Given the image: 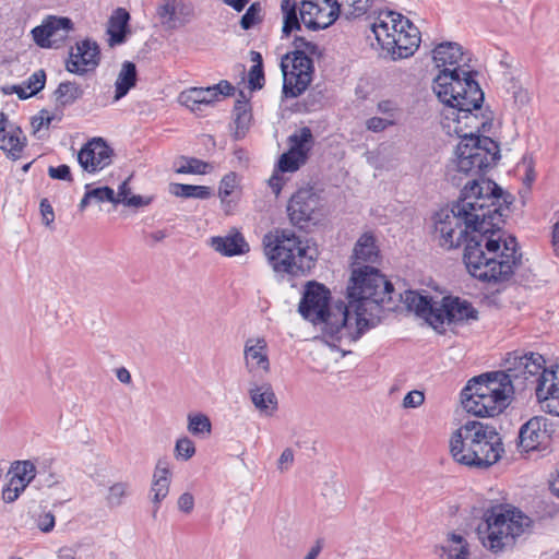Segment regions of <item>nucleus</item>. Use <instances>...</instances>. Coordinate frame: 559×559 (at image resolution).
<instances>
[{"mask_svg":"<svg viewBox=\"0 0 559 559\" xmlns=\"http://www.w3.org/2000/svg\"><path fill=\"white\" fill-rule=\"evenodd\" d=\"M432 59L440 71L433 79V92L438 98L449 107L456 109L454 120L461 123L464 119L465 127L485 132L488 122L478 124L477 115L473 110L480 109L484 93L474 80L469 66V57L456 43L439 44L432 51Z\"/></svg>","mask_w":559,"mask_h":559,"instance_id":"nucleus-1","label":"nucleus"},{"mask_svg":"<svg viewBox=\"0 0 559 559\" xmlns=\"http://www.w3.org/2000/svg\"><path fill=\"white\" fill-rule=\"evenodd\" d=\"M495 229L476 230L469 236L464 250V262L468 272L484 282L509 280L521 259L514 237L495 238Z\"/></svg>","mask_w":559,"mask_h":559,"instance_id":"nucleus-2","label":"nucleus"},{"mask_svg":"<svg viewBox=\"0 0 559 559\" xmlns=\"http://www.w3.org/2000/svg\"><path fill=\"white\" fill-rule=\"evenodd\" d=\"M347 293V307L358 338L380 321L382 309L393 310V285L373 266L353 267Z\"/></svg>","mask_w":559,"mask_h":559,"instance_id":"nucleus-3","label":"nucleus"},{"mask_svg":"<svg viewBox=\"0 0 559 559\" xmlns=\"http://www.w3.org/2000/svg\"><path fill=\"white\" fill-rule=\"evenodd\" d=\"M330 300V290L323 284L310 281L305 285L298 311L306 320L322 325L323 337L330 346L336 348L337 343L357 341L358 332L353 328L347 305L331 306Z\"/></svg>","mask_w":559,"mask_h":559,"instance_id":"nucleus-4","label":"nucleus"},{"mask_svg":"<svg viewBox=\"0 0 559 559\" xmlns=\"http://www.w3.org/2000/svg\"><path fill=\"white\" fill-rule=\"evenodd\" d=\"M449 449L456 463L476 468L492 466L504 452L497 429L475 419L466 420L452 432Z\"/></svg>","mask_w":559,"mask_h":559,"instance_id":"nucleus-5","label":"nucleus"},{"mask_svg":"<svg viewBox=\"0 0 559 559\" xmlns=\"http://www.w3.org/2000/svg\"><path fill=\"white\" fill-rule=\"evenodd\" d=\"M507 204L502 189L495 181L480 178L466 182L453 206L456 213L465 216L467 224H475L481 231H491L503 223Z\"/></svg>","mask_w":559,"mask_h":559,"instance_id":"nucleus-6","label":"nucleus"},{"mask_svg":"<svg viewBox=\"0 0 559 559\" xmlns=\"http://www.w3.org/2000/svg\"><path fill=\"white\" fill-rule=\"evenodd\" d=\"M461 138L454 157L448 166V176L454 185H461L464 178L480 179L481 175L493 167L500 158L499 145L489 136L469 133L460 134L462 129L454 128Z\"/></svg>","mask_w":559,"mask_h":559,"instance_id":"nucleus-7","label":"nucleus"},{"mask_svg":"<svg viewBox=\"0 0 559 559\" xmlns=\"http://www.w3.org/2000/svg\"><path fill=\"white\" fill-rule=\"evenodd\" d=\"M264 253L275 272L305 275L313 266L318 250L294 230L275 229L263 237Z\"/></svg>","mask_w":559,"mask_h":559,"instance_id":"nucleus-8","label":"nucleus"},{"mask_svg":"<svg viewBox=\"0 0 559 559\" xmlns=\"http://www.w3.org/2000/svg\"><path fill=\"white\" fill-rule=\"evenodd\" d=\"M501 371L471 379L462 391L463 408L478 417H493L510 404L513 388Z\"/></svg>","mask_w":559,"mask_h":559,"instance_id":"nucleus-9","label":"nucleus"},{"mask_svg":"<svg viewBox=\"0 0 559 559\" xmlns=\"http://www.w3.org/2000/svg\"><path fill=\"white\" fill-rule=\"evenodd\" d=\"M380 47L393 60L413 56L420 44L419 29L401 13L381 11L371 24Z\"/></svg>","mask_w":559,"mask_h":559,"instance_id":"nucleus-10","label":"nucleus"},{"mask_svg":"<svg viewBox=\"0 0 559 559\" xmlns=\"http://www.w3.org/2000/svg\"><path fill=\"white\" fill-rule=\"evenodd\" d=\"M530 524V518L520 510L497 506L485 513L484 521L477 527V535L484 547L497 552L511 546Z\"/></svg>","mask_w":559,"mask_h":559,"instance_id":"nucleus-11","label":"nucleus"},{"mask_svg":"<svg viewBox=\"0 0 559 559\" xmlns=\"http://www.w3.org/2000/svg\"><path fill=\"white\" fill-rule=\"evenodd\" d=\"M544 357L538 353H512L507 359L508 367L501 371L509 384L512 385L513 392L519 389L523 390L528 385L537 386L542 377L549 372V368L545 366Z\"/></svg>","mask_w":559,"mask_h":559,"instance_id":"nucleus-12","label":"nucleus"},{"mask_svg":"<svg viewBox=\"0 0 559 559\" xmlns=\"http://www.w3.org/2000/svg\"><path fill=\"white\" fill-rule=\"evenodd\" d=\"M463 214L456 213V209L444 207L438 211L433 216V235L439 245L445 249L459 247L463 241L468 240V236L479 230L475 224H467Z\"/></svg>","mask_w":559,"mask_h":559,"instance_id":"nucleus-13","label":"nucleus"},{"mask_svg":"<svg viewBox=\"0 0 559 559\" xmlns=\"http://www.w3.org/2000/svg\"><path fill=\"white\" fill-rule=\"evenodd\" d=\"M283 94L285 97L301 95L312 81L313 61L308 57L286 53L281 61Z\"/></svg>","mask_w":559,"mask_h":559,"instance_id":"nucleus-14","label":"nucleus"},{"mask_svg":"<svg viewBox=\"0 0 559 559\" xmlns=\"http://www.w3.org/2000/svg\"><path fill=\"white\" fill-rule=\"evenodd\" d=\"M430 318V325L435 330L442 329L444 324H463L476 321L478 311L467 300L459 297H444Z\"/></svg>","mask_w":559,"mask_h":559,"instance_id":"nucleus-15","label":"nucleus"},{"mask_svg":"<svg viewBox=\"0 0 559 559\" xmlns=\"http://www.w3.org/2000/svg\"><path fill=\"white\" fill-rule=\"evenodd\" d=\"M302 24L310 31L324 29L340 16L336 0H302L299 5Z\"/></svg>","mask_w":559,"mask_h":559,"instance_id":"nucleus-16","label":"nucleus"},{"mask_svg":"<svg viewBox=\"0 0 559 559\" xmlns=\"http://www.w3.org/2000/svg\"><path fill=\"white\" fill-rule=\"evenodd\" d=\"M68 17L49 16L41 25L32 31L35 43L43 48L59 47L72 29Z\"/></svg>","mask_w":559,"mask_h":559,"instance_id":"nucleus-17","label":"nucleus"},{"mask_svg":"<svg viewBox=\"0 0 559 559\" xmlns=\"http://www.w3.org/2000/svg\"><path fill=\"white\" fill-rule=\"evenodd\" d=\"M112 154V150L102 138H94L80 150L78 160L84 170L96 173L111 164Z\"/></svg>","mask_w":559,"mask_h":559,"instance_id":"nucleus-18","label":"nucleus"},{"mask_svg":"<svg viewBox=\"0 0 559 559\" xmlns=\"http://www.w3.org/2000/svg\"><path fill=\"white\" fill-rule=\"evenodd\" d=\"M535 395L543 412L559 417V365L550 367L542 377Z\"/></svg>","mask_w":559,"mask_h":559,"instance_id":"nucleus-19","label":"nucleus"},{"mask_svg":"<svg viewBox=\"0 0 559 559\" xmlns=\"http://www.w3.org/2000/svg\"><path fill=\"white\" fill-rule=\"evenodd\" d=\"M99 62V48L95 41L82 40L71 48L66 68L69 72L84 74L94 70Z\"/></svg>","mask_w":559,"mask_h":559,"instance_id":"nucleus-20","label":"nucleus"},{"mask_svg":"<svg viewBox=\"0 0 559 559\" xmlns=\"http://www.w3.org/2000/svg\"><path fill=\"white\" fill-rule=\"evenodd\" d=\"M319 195L312 188L299 189L289 200L287 212L293 224L300 225L312 218L319 207Z\"/></svg>","mask_w":559,"mask_h":559,"instance_id":"nucleus-21","label":"nucleus"},{"mask_svg":"<svg viewBox=\"0 0 559 559\" xmlns=\"http://www.w3.org/2000/svg\"><path fill=\"white\" fill-rule=\"evenodd\" d=\"M243 359L247 371L253 376L270 372L267 343L263 337H250L243 347Z\"/></svg>","mask_w":559,"mask_h":559,"instance_id":"nucleus-22","label":"nucleus"},{"mask_svg":"<svg viewBox=\"0 0 559 559\" xmlns=\"http://www.w3.org/2000/svg\"><path fill=\"white\" fill-rule=\"evenodd\" d=\"M160 22L167 28H177L189 23L194 9L189 0H163L157 9Z\"/></svg>","mask_w":559,"mask_h":559,"instance_id":"nucleus-23","label":"nucleus"},{"mask_svg":"<svg viewBox=\"0 0 559 559\" xmlns=\"http://www.w3.org/2000/svg\"><path fill=\"white\" fill-rule=\"evenodd\" d=\"M548 437L547 419L543 416H535L521 427L520 445L525 451H533L542 445Z\"/></svg>","mask_w":559,"mask_h":559,"instance_id":"nucleus-24","label":"nucleus"},{"mask_svg":"<svg viewBox=\"0 0 559 559\" xmlns=\"http://www.w3.org/2000/svg\"><path fill=\"white\" fill-rule=\"evenodd\" d=\"M170 486V467L169 462L166 459H160L157 461L153 479L151 485V493H152V502L155 508L153 510V516H156V513L159 508V503L167 497L169 492Z\"/></svg>","mask_w":559,"mask_h":559,"instance_id":"nucleus-25","label":"nucleus"},{"mask_svg":"<svg viewBox=\"0 0 559 559\" xmlns=\"http://www.w3.org/2000/svg\"><path fill=\"white\" fill-rule=\"evenodd\" d=\"M248 393L251 403L260 414L272 416L277 411V397L270 383H251Z\"/></svg>","mask_w":559,"mask_h":559,"instance_id":"nucleus-26","label":"nucleus"},{"mask_svg":"<svg viewBox=\"0 0 559 559\" xmlns=\"http://www.w3.org/2000/svg\"><path fill=\"white\" fill-rule=\"evenodd\" d=\"M217 100L215 88L191 87L181 92L178 96L180 105L187 107L193 112L202 111L204 107L212 105Z\"/></svg>","mask_w":559,"mask_h":559,"instance_id":"nucleus-27","label":"nucleus"},{"mask_svg":"<svg viewBox=\"0 0 559 559\" xmlns=\"http://www.w3.org/2000/svg\"><path fill=\"white\" fill-rule=\"evenodd\" d=\"M400 297L408 310L414 311L430 324V318H433L435 310L439 306L438 301H433L432 298L427 295L415 290H406L403 295L401 294Z\"/></svg>","mask_w":559,"mask_h":559,"instance_id":"nucleus-28","label":"nucleus"},{"mask_svg":"<svg viewBox=\"0 0 559 559\" xmlns=\"http://www.w3.org/2000/svg\"><path fill=\"white\" fill-rule=\"evenodd\" d=\"M211 247L218 253L233 257L248 251V243L240 234L212 237Z\"/></svg>","mask_w":559,"mask_h":559,"instance_id":"nucleus-29","label":"nucleus"},{"mask_svg":"<svg viewBox=\"0 0 559 559\" xmlns=\"http://www.w3.org/2000/svg\"><path fill=\"white\" fill-rule=\"evenodd\" d=\"M379 257V250L376 239L370 234H364L356 242L354 248L353 267H364V263H373Z\"/></svg>","mask_w":559,"mask_h":559,"instance_id":"nucleus-30","label":"nucleus"},{"mask_svg":"<svg viewBox=\"0 0 559 559\" xmlns=\"http://www.w3.org/2000/svg\"><path fill=\"white\" fill-rule=\"evenodd\" d=\"M26 145V136L20 127L10 128L5 133H0V150L13 160L19 159Z\"/></svg>","mask_w":559,"mask_h":559,"instance_id":"nucleus-31","label":"nucleus"},{"mask_svg":"<svg viewBox=\"0 0 559 559\" xmlns=\"http://www.w3.org/2000/svg\"><path fill=\"white\" fill-rule=\"evenodd\" d=\"M129 20V13L122 8L116 9L111 14L107 26L108 43L111 47L124 41Z\"/></svg>","mask_w":559,"mask_h":559,"instance_id":"nucleus-32","label":"nucleus"},{"mask_svg":"<svg viewBox=\"0 0 559 559\" xmlns=\"http://www.w3.org/2000/svg\"><path fill=\"white\" fill-rule=\"evenodd\" d=\"M441 550V559H469L468 543L461 534L449 533Z\"/></svg>","mask_w":559,"mask_h":559,"instance_id":"nucleus-33","label":"nucleus"},{"mask_svg":"<svg viewBox=\"0 0 559 559\" xmlns=\"http://www.w3.org/2000/svg\"><path fill=\"white\" fill-rule=\"evenodd\" d=\"M136 68L131 61H124L115 82L114 102L120 100L129 91L135 86Z\"/></svg>","mask_w":559,"mask_h":559,"instance_id":"nucleus-34","label":"nucleus"},{"mask_svg":"<svg viewBox=\"0 0 559 559\" xmlns=\"http://www.w3.org/2000/svg\"><path fill=\"white\" fill-rule=\"evenodd\" d=\"M84 90L76 82H61L55 91L56 104L59 107H66L74 104L82 98Z\"/></svg>","mask_w":559,"mask_h":559,"instance_id":"nucleus-35","label":"nucleus"},{"mask_svg":"<svg viewBox=\"0 0 559 559\" xmlns=\"http://www.w3.org/2000/svg\"><path fill=\"white\" fill-rule=\"evenodd\" d=\"M281 11L283 14L282 32L288 36L292 32L300 29L299 7L295 0H282Z\"/></svg>","mask_w":559,"mask_h":559,"instance_id":"nucleus-36","label":"nucleus"},{"mask_svg":"<svg viewBox=\"0 0 559 559\" xmlns=\"http://www.w3.org/2000/svg\"><path fill=\"white\" fill-rule=\"evenodd\" d=\"M312 143V132L308 127H304L288 136L289 150L300 153L305 159H307Z\"/></svg>","mask_w":559,"mask_h":559,"instance_id":"nucleus-37","label":"nucleus"},{"mask_svg":"<svg viewBox=\"0 0 559 559\" xmlns=\"http://www.w3.org/2000/svg\"><path fill=\"white\" fill-rule=\"evenodd\" d=\"M169 192L178 198L205 200L212 195L211 188L185 183H170Z\"/></svg>","mask_w":559,"mask_h":559,"instance_id":"nucleus-38","label":"nucleus"},{"mask_svg":"<svg viewBox=\"0 0 559 559\" xmlns=\"http://www.w3.org/2000/svg\"><path fill=\"white\" fill-rule=\"evenodd\" d=\"M376 0H336L340 15L355 19L366 14Z\"/></svg>","mask_w":559,"mask_h":559,"instance_id":"nucleus-39","label":"nucleus"},{"mask_svg":"<svg viewBox=\"0 0 559 559\" xmlns=\"http://www.w3.org/2000/svg\"><path fill=\"white\" fill-rule=\"evenodd\" d=\"M187 430L194 437L204 439L212 432V424L207 415L202 413H190L187 417Z\"/></svg>","mask_w":559,"mask_h":559,"instance_id":"nucleus-40","label":"nucleus"},{"mask_svg":"<svg viewBox=\"0 0 559 559\" xmlns=\"http://www.w3.org/2000/svg\"><path fill=\"white\" fill-rule=\"evenodd\" d=\"M130 493V485L127 481H117L108 487L105 496L106 506L115 509L123 504Z\"/></svg>","mask_w":559,"mask_h":559,"instance_id":"nucleus-41","label":"nucleus"},{"mask_svg":"<svg viewBox=\"0 0 559 559\" xmlns=\"http://www.w3.org/2000/svg\"><path fill=\"white\" fill-rule=\"evenodd\" d=\"M237 188L238 178L235 173H229L222 178L218 188V197L225 207H230L231 201L229 200V197L236 191Z\"/></svg>","mask_w":559,"mask_h":559,"instance_id":"nucleus-42","label":"nucleus"},{"mask_svg":"<svg viewBox=\"0 0 559 559\" xmlns=\"http://www.w3.org/2000/svg\"><path fill=\"white\" fill-rule=\"evenodd\" d=\"M251 61L253 62V66L249 71V84L253 90L261 88L264 84L261 55L257 51H251Z\"/></svg>","mask_w":559,"mask_h":559,"instance_id":"nucleus-43","label":"nucleus"},{"mask_svg":"<svg viewBox=\"0 0 559 559\" xmlns=\"http://www.w3.org/2000/svg\"><path fill=\"white\" fill-rule=\"evenodd\" d=\"M377 110L383 115L385 120H390V123L393 127L399 123L402 116L401 108L397 106V104L389 99L379 102L377 105Z\"/></svg>","mask_w":559,"mask_h":559,"instance_id":"nucleus-44","label":"nucleus"},{"mask_svg":"<svg viewBox=\"0 0 559 559\" xmlns=\"http://www.w3.org/2000/svg\"><path fill=\"white\" fill-rule=\"evenodd\" d=\"M306 159L302 157L300 153L288 150V152L284 153L278 162V168L281 171H296L302 164H305Z\"/></svg>","mask_w":559,"mask_h":559,"instance_id":"nucleus-45","label":"nucleus"},{"mask_svg":"<svg viewBox=\"0 0 559 559\" xmlns=\"http://www.w3.org/2000/svg\"><path fill=\"white\" fill-rule=\"evenodd\" d=\"M174 453L177 460L188 461L195 454V444L190 438L180 437L176 440Z\"/></svg>","mask_w":559,"mask_h":559,"instance_id":"nucleus-46","label":"nucleus"},{"mask_svg":"<svg viewBox=\"0 0 559 559\" xmlns=\"http://www.w3.org/2000/svg\"><path fill=\"white\" fill-rule=\"evenodd\" d=\"M10 474L29 484L36 476V467L31 461H20L12 466Z\"/></svg>","mask_w":559,"mask_h":559,"instance_id":"nucleus-47","label":"nucleus"},{"mask_svg":"<svg viewBox=\"0 0 559 559\" xmlns=\"http://www.w3.org/2000/svg\"><path fill=\"white\" fill-rule=\"evenodd\" d=\"M295 50L292 53L298 57H308L312 59L316 56H320V49L318 45L307 40L304 37H296L294 41Z\"/></svg>","mask_w":559,"mask_h":559,"instance_id":"nucleus-48","label":"nucleus"},{"mask_svg":"<svg viewBox=\"0 0 559 559\" xmlns=\"http://www.w3.org/2000/svg\"><path fill=\"white\" fill-rule=\"evenodd\" d=\"M210 165L197 158L185 159L183 163L177 168L179 174H206Z\"/></svg>","mask_w":559,"mask_h":559,"instance_id":"nucleus-49","label":"nucleus"},{"mask_svg":"<svg viewBox=\"0 0 559 559\" xmlns=\"http://www.w3.org/2000/svg\"><path fill=\"white\" fill-rule=\"evenodd\" d=\"M46 74L43 70L34 72L25 82L28 95H35L45 86Z\"/></svg>","mask_w":559,"mask_h":559,"instance_id":"nucleus-50","label":"nucleus"},{"mask_svg":"<svg viewBox=\"0 0 559 559\" xmlns=\"http://www.w3.org/2000/svg\"><path fill=\"white\" fill-rule=\"evenodd\" d=\"M261 8L258 3H253L249 7L247 12L240 20V25L243 29H249L260 21Z\"/></svg>","mask_w":559,"mask_h":559,"instance_id":"nucleus-51","label":"nucleus"},{"mask_svg":"<svg viewBox=\"0 0 559 559\" xmlns=\"http://www.w3.org/2000/svg\"><path fill=\"white\" fill-rule=\"evenodd\" d=\"M56 119L55 115L48 110L43 109L39 114L32 118V128L34 133H38L43 128L48 129L50 123Z\"/></svg>","mask_w":559,"mask_h":559,"instance_id":"nucleus-52","label":"nucleus"},{"mask_svg":"<svg viewBox=\"0 0 559 559\" xmlns=\"http://www.w3.org/2000/svg\"><path fill=\"white\" fill-rule=\"evenodd\" d=\"M90 195L96 202H110L115 204V191L109 187H98L92 189L90 187Z\"/></svg>","mask_w":559,"mask_h":559,"instance_id":"nucleus-53","label":"nucleus"},{"mask_svg":"<svg viewBox=\"0 0 559 559\" xmlns=\"http://www.w3.org/2000/svg\"><path fill=\"white\" fill-rule=\"evenodd\" d=\"M390 120H385L383 117H371L366 120V129L368 131L379 133L385 131L388 128L393 127Z\"/></svg>","mask_w":559,"mask_h":559,"instance_id":"nucleus-54","label":"nucleus"},{"mask_svg":"<svg viewBox=\"0 0 559 559\" xmlns=\"http://www.w3.org/2000/svg\"><path fill=\"white\" fill-rule=\"evenodd\" d=\"M425 402V395L421 391H411L403 399V407L405 408H416L423 405Z\"/></svg>","mask_w":559,"mask_h":559,"instance_id":"nucleus-55","label":"nucleus"},{"mask_svg":"<svg viewBox=\"0 0 559 559\" xmlns=\"http://www.w3.org/2000/svg\"><path fill=\"white\" fill-rule=\"evenodd\" d=\"M48 175L52 179L72 181L70 167L68 165H59L57 167L50 166Z\"/></svg>","mask_w":559,"mask_h":559,"instance_id":"nucleus-56","label":"nucleus"},{"mask_svg":"<svg viewBox=\"0 0 559 559\" xmlns=\"http://www.w3.org/2000/svg\"><path fill=\"white\" fill-rule=\"evenodd\" d=\"M235 114H236L235 122L237 123V126L245 127L250 120V115L247 111V102L238 100L235 106Z\"/></svg>","mask_w":559,"mask_h":559,"instance_id":"nucleus-57","label":"nucleus"},{"mask_svg":"<svg viewBox=\"0 0 559 559\" xmlns=\"http://www.w3.org/2000/svg\"><path fill=\"white\" fill-rule=\"evenodd\" d=\"M131 189L129 187V179H126L120 183L118 188V192H115V204L122 203L123 205L127 202V199L131 197Z\"/></svg>","mask_w":559,"mask_h":559,"instance_id":"nucleus-58","label":"nucleus"},{"mask_svg":"<svg viewBox=\"0 0 559 559\" xmlns=\"http://www.w3.org/2000/svg\"><path fill=\"white\" fill-rule=\"evenodd\" d=\"M178 509L185 513H190L194 507V498L191 493H182L177 501Z\"/></svg>","mask_w":559,"mask_h":559,"instance_id":"nucleus-59","label":"nucleus"},{"mask_svg":"<svg viewBox=\"0 0 559 559\" xmlns=\"http://www.w3.org/2000/svg\"><path fill=\"white\" fill-rule=\"evenodd\" d=\"M153 198L152 197H143V195H135L132 194L127 199L126 206L129 207H144L152 203Z\"/></svg>","mask_w":559,"mask_h":559,"instance_id":"nucleus-60","label":"nucleus"},{"mask_svg":"<svg viewBox=\"0 0 559 559\" xmlns=\"http://www.w3.org/2000/svg\"><path fill=\"white\" fill-rule=\"evenodd\" d=\"M512 96L514 98V102L520 105H525L530 100L528 93L525 88H523L521 85L513 84L512 85Z\"/></svg>","mask_w":559,"mask_h":559,"instance_id":"nucleus-61","label":"nucleus"},{"mask_svg":"<svg viewBox=\"0 0 559 559\" xmlns=\"http://www.w3.org/2000/svg\"><path fill=\"white\" fill-rule=\"evenodd\" d=\"M40 212H41L43 221H44L45 225H47V226L50 225L55 219V214H53L52 206L46 199L41 200V202H40Z\"/></svg>","mask_w":559,"mask_h":559,"instance_id":"nucleus-62","label":"nucleus"},{"mask_svg":"<svg viewBox=\"0 0 559 559\" xmlns=\"http://www.w3.org/2000/svg\"><path fill=\"white\" fill-rule=\"evenodd\" d=\"M38 527L43 532H50L55 527V516L52 513L48 512L39 516L38 519Z\"/></svg>","mask_w":559,"mask_h":559,"instance_id":"nucleus-63","label":"nucleus"},{"mask_svg":"<svg viewBox=\"0 0 559 559\" xmlns=\"http://www.w3.org/2000/svg\"><path fill=\"white\" fill-rule=\"evenodd\" d=\"M22 491L19 490V487L7 485L2 490V498L7 503L14 502Z\"/></svg>","mask_w":559,"mask_h":559,"instance_id":"nucleus-64","label":"nucleus"}]
</instances>
